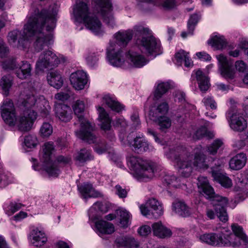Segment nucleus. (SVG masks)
Listing matches in <instances>:
<instances>
[{"instance_id":"c9c22d12","label":"nucleus","mask_w":248,"mask_h":248,"mask_svg":"<svg viewBox=\"0 0 248 248\" xmlns=\"http://www.w3.org/2000/svg\"><path fill=\"white\" fill-rule=\"evenodd\" d=\"M208 44L217 49H222L227 46L228 43L223 36L216 35L208 41Z\"/></svg>"},{"instance_id":"7c9ffc66","label":"nucleus","mask_w":248,"mask_h":248,"mask_svg":"<svg viewBox=\"0 0 248 248\" xmlns=\"http://www.w3.org/2000/svg\"><path fill=\"white\" fill-rule=\"evenodd\" d=\"M49 84L56 88L60 89L63 84V80L61 75L58 71H51L47 76Z\"/></svg>"},{"instance_id":"49530a36","label":"nucleus","mask_w":248,"mask_h":248,"mask_svg":"<svg viewBox=\"0 0 248 248\" xmlns=\"http://www.w3.org/2000/svg\"><path fill=\"white\" fill-rule=\"evenodd\" d=\"M204 136L212 139L214 137V135L213 133L208 131L205 127H201L196 131L193 136V138L195 139L199 140Z\"/></svg>"},{"instance_id":"37998d69","label":"nucleus","mask_w":248,"mask_h":248,"mask_svg":"<svg viewBox=\"0 0 248 248\" xmlns=\"http://www.w3.org/2000/svg\"><path fill=\"white\" fill-rule=\"evenodd\" d=\"M104 100L108 107L113 110L119 112L123 108V106L118 102L115 101L109 96H105Z\"/></svg>"},{"instance_id":"1a4fd4ad","label":"nucleus","mask_w":248,"mask_h":248,"mask_svg":"<svg viewBox=\"0 0 248 248\" xmlns=\"http://www.w3.org/2000/svg\"><path fill=\"white\" fill-rule=\"evenodd\" d=\"M2 66L5 70H15L16 76L21 79H26L31 75V66L27 61H23L20 64L16 65L15 59H9L3 62Z\"/></svg>"},{"instance_id":"603ef678","label":"nucleus","mask_w":248,"mask_h":248,"mask_svg":"<svg viewBox=\"0 0 248 248\" xmlns=\"http://www.w3.org/2000/svg\"><path fill=\"white\" fill-rule=\"evenodd\" d=\"M233 233L236 237L242 240L244 242H247V237L243 232L242 228L237 224H233Z\"/></svg>"},{"instance_id":"5701e85b","label":"nucleus","mask_w":248,"mask_h":248,"mask_svg":"<svg viewBox=\"0 0 248 248\" xmlns=\"http://www.w3.org/2000/svg\"><path fill=\"white\" fill-rule=\"evenodd\" d=\"M195 73L201 91L204 92L207 91L210 86L208 77L200 69L196 71Z\"/></svg>"},{"instance_id":"a18cd8bd","label":"nucleus","mask_w":248,"mask_h":248,"mask_svg":"<svg viewBox=\"0 0 248 248\" xmlns=\"http://www.w3.org/2000/svg\"><path fill=\"white\" fill-rule=\"evenodd\" d=\"M117 214L120 217V223L122 226L127 227L130 218L129 213L125 210H120L117 211Z\"/></svg>"},{"instance_id":"b1692460","label":"nucleus","mask_w":248,"mask_h":248,"mask_svg":"<svg viewBox=\"0 0 248 248\" xmlns=\"http://www.w3.org/2000/svg\"><path fill=\"white\" fill-rule=\"evenodd\" d=\"M154 234L161 238H168L171 236V230L163 226L161 222H156L152 225Z\"/></svg>"},{"instance_id":"052dcab7","label":"nucleus","mask_w":248,"mask_h":248,"mask_svg":"<svg viewBox=\"0 0 248 248\" xmlns=\"http://www.w3.org/2000/svg\"><path fill=\"white\" fill-rule=\"evenodd\" d=\"M115 193L120 198H125L127 196V191L125 188H122L120 185H116L115 187Z\"/></svg>"},{"instance_id":"a19ab883","label":"nucleus","mask_w":248,"mask_h":248,"mask_svg":"<svg viewBox=\"0 0 248 248\" xmlns=\"http://www.w3.org/2000/svg\"><path fill=\"white\" fill-rule=\"evenodd\" d=\"M37 107L39 108V110L43 117H47L49 115L50 107L48 102L44 98L39 100V105Z\"/></svg>"},{"instance_id":"2f4dec72","label":"nucleus","mask_w":248,"mask_h":248,"mask_svg":"<svg viewBox=\"0 0 248 248\" xmlns=\"http://www.w3.org/2000/svg\"><path fill=\"white\" fill-rule=\"evenodd\" d=\"M212 175L214 180L218 182L222 186L226 187L231 186L232 183L231 179L223 174L221 170H213Z\"/></svg>"},{"instance_id":"774afa93","label":"nucleus","mask_w":248,"mask_h":248,"mask_svg":"<svg viewBox=\"0 0 248 248\" xmlns=\"http://www.w3.org/2000/svg\"><path fill=\"white\" fill-rule=\"evenodd\" d=\"M238 46L242 49H244L246 50L248 49V41L246 39H242L239 44H238Z\"/></svg>"},{"instance_id":"de8ad7c7","label":"nucleus","mask_w":248,"mask_h":248,"mask_svg":"<svg viewBox=\"0 0 248 248\" xmlns=\"http://www.w3.org/2000/svg\"><path fill=\"white\" fill-rule=\"evenodd\" d=\"M169 89V85L167 83H162L159 84L155 91L154 99L157 100L161 98L162 95L165 93Z\"/></svg>"},{"instance_id":"58836bf2","label":"nucleus","mask_w":248,"mask_h":248,"mask_svg":"<svg viewBox=\"0 0 248 248\" xmlns=\"http://www.w3.org/2000/svg\"><path fill=\"white\" fill-rule=\"evenodd\" d=\"M247 127V122L242 116L233 118V130L243 131Z\"/></svg>"},{"instance_id":"dca6fc26","label":"nucleus","mask_w":248,"mask_h":248,"mask_svg":"<svg viewBox=\"0 0 248 248\" xmlns=\"http://www.w3.org/2000/svg\"><path fill=\"white\" fill-rule=\"evenodd\" d=\"M37 118V113L34 110H24L23 116L19 117L16 124L21 131H28Z\"/></svg>"},{"instance_id":"a211bd4d","label":"nucleus","mask_w":248,"mask_h":248,"mask_svg":"<svg viewBox=\"0 0 248 248\" xmlns=\"http://www.w3.org/2000/svg\"><path fill=\"white\" fill-rule=\"evenodd\" d=\"M70 80L73 87L77 90L84 88L88 82L86 73L82 71H78L71 74Z\"/></svg>"},{"instance_id":"f8f14e48","label":"nucleus","mask_w":248,"mask_h":248,"mask_svg":"<svg viewBox=\"0 0 248 248\" xmlns=\"http://www.w3.org/2000/svg\"><path fill=\"white\" fill-rule=\"evenodd\" d=\"M54 150L53 143L51 142L45 143L43 146L44 161L46 163L45 170L49 176L57 177L59 173V170L56 166L50 162L51 155Z\"/></svg>"},{"instance_id":"4468645a","label":"nucleus","mask_w":248,"mask_h":248,"mask_svg":"<svg viewBox=\"0 0 248 248\" xmlns=\"http://www.w3.org/2000/svg\"><path fill=\"white\" fill-rule=\"evenodd\" d=\"M1 113L4 122L9 126H14L17 122L14 104L11 100H6L1 107Z\"/></svg>"},{"instance_id":"e433bc0d","label":"nucleus","mask_w":248,"mask_h":248,"mask_svg":"<svg viewBox=\"0 0 248 248\" xmlns=\"http://www.w3.org/2000/svg\"><path fill=\"white\" fill-rule=\"evenodd\" d=\"M25 39V35L24 34V30H23V32L21 33V31L17 30H14L8 33V40L9 42L11 44H14L16 43V41L18 40V45L17 46L20 48H23L22 47L21 43H19V39Z\"/></svg>"},{"instance_id":"aec40b11","label":"nucleus","mask_w":248,"mask_h":248,"mask_svg":"<svg viewBox=\"0 0 248 248\" xmlns=\"http://www.w3.org/2000/svg\"><path fill=\"white\" fill-rule=\"evenodd\" d=\"M55 114L61 121L69 122L72 117V110L70 107L65 104H57L55 107Z\"/></svg>"},{"instance_id":"ddd939ff","label":"nucleus","mask_w":248,"mask_h":248,"mask_svg":"<svg viewBox=\"0 0 248 248\" xmlns=\"http://www.w3.org/2000/svg\"><path fill=\"white\" fill-rule=\"evenodd\" d=\"M141 214L146 217L152 216L155 218H158L162 216L163 211L161 204L155 198L149 199L145 205L140 206Z\"/></svg>"},{"instance_id":"f704fd0d","label":"nucleus","mask_w":248,"mask_h":248,"mask_svg":"<svg viewBox=\"0 0 248 248\" xmlns=\"http://www.w3.org/2000/svg\"><path fill=\"white\" fill-rule=\"evenodd\" d=\"M97 110L99 113V119L102 122L101 128L105 130L110 128L111 120L104 108L98 107Z\"/></svg>"},{"instance_id":"0eeeda50","label":"nucleus","mask_w":248,"mask_h":248,"mask_svg":"<svg viewBox=\"0 0 248 248\" xmlns=\"http://www.w3.org/2000/svg\"><path fill=\"white\" fill-rule=\"evenodd\" d=\"M128 164L130 169L135 171L139 180L146 181L154 176L156 166L154 163L136 156H131Z\"/></svg>"},{"instance_id":"3c124183","label":"nucleus","mask_w":248,"mask_h":248,"mask_svg":"<svg viewBox=\"0 0 248 248\" xmlns=\"http://www.w3.org/2000/svg\"><path fill=\"white\" fill-rule=\"evenodd\" d=\"M223 145V142L220 140H216L208 147V152L210 155H215L218 149Z\"/></svg>"},{"instance_id":"cd10ccee","label":"nucleus","mask_w":248,"mask_h":248,"mask_svg":"<svg viewBox=\"0 0 248 248\" xmlns=\"http://www.w3.org/2000/svg\"><path fill=\"white\" fill-rule=\"evenodd\" d=\"M22 99V109L24 110H31V108L35 105H39V100L42 99L43 97H39L37 99L36 97L31 93L26 94L25 97L21 98Z\"/></svg>"},{"instance_id":"9d476101","label":"nucleus","mask_w":248,"mask_h":248,"mask_svg":"<svg viewBox=\"0 0 248 248\" xmlns=\"http://www.w3.org/2000/svg\"><path fill=\"white\" fill-rule=\"evenodd\" d=\"M224 237L226 240H223L221 235L216 233H205L201 235L200 240L211 246H217L220 244L224 246H231L232 232L228 229H224L223 232Z\"/></svg>"},{"instance_id":"864d4df0","label":"nucleus","mask_w":248,"mask_h":248,"mask_svg":"<svg viewBox=\"0 0 248 248\" xmlns=\"http://www.w3.org/2000/svg\"><path fill=\"white\" fill-rule=\"evenodd\" d=\"M199 19V16L196 14L192 15L187 23L188 30L189 34H193L195 27Z\"/></svg>"},{"instance_id":"338daca9","label":"nucleus","mask_w":248,"mask_h":248,"mask_svg":"<svg viewBox=\"0 0 248 248\" xmlns=\"http://www.w3.org/2000/svg\"><path fill=\"white\" fill-rule=\"evenodd\" d=\"M57 160L58 162L63 164H67L71 161V158L68 156H63L60 155L57 157Z\"/></svg>"},{"instance_id":"20e7f679","label":"nucleus","mask_w":248,"mask_h":248,"mask_svg":"<svg viewBox=\"0 0 248 248\" xmlns=\"http://www.w3.org/2000/svg\"><path fill=\"white\" fill-rule=\"evenodd\" d=\"M198 187L200 192H203L207 198L218 203L215 205L216 214L220 220L225 222L228 220V217L223 204L227 202V199L216 194L213 187L209 185L206 177L199 176L198 178Z\"/></svg>"},{"instance_id":"680f3d73","label":"nucleus","mask_w":248,"mask_h":248,"mask_svg":"<svg viewBox=\"0 0 248 248\" xmlns=\"http://www.w3.org/2000/svg\"><path fill=\"white\" fill-rule=\"evenodd\" d=\"M151 232V229L150 226L144 225L140 227L138 230V233L140 235L146 236L148 235Z\"/></svg>"},{"instance_id":"393cba45","label":"nucleus","mask_w":248,"mask_h":248,"mask_svg":"<svg viewBox=\"0 0 248 248\" xmlns=\"http://www.w3.org/2000/svg\"><path fill=\"white\" fill-rule=\"evenodd\" d=\"M32 243L35 247H40L47 241L45 234L38 229H33L30 233Z\"/></svg>"},{"instance_id":"c756f323","label":"nucleus","mask_w":248,"mask_h":248,"mask_svg":"<svg viewBox=\"0 0 248 248\" xmlns=\"http://www.w3.org/2000/svg\"><path fill=\"white\" fill-rule=\"evenodd\" d=\"M173 210L179 216L186 217L189 216L191 211L186 203L180 201H176L172 204Z\"/></svg>"},{"instance_id":"13d9d810","label":"nucleus","mask_w":248,"mask_h":248,"mask_svg":"<svg viewBox=\"0 0 248 248\" xmlns=\"http://www.w3.org/2000/svg\"><path fill=\"white\" fill-rule=\"evenodd\" d=\"M202 102L205 106H209L212 109H216L217 108L216 102L211 97L207 96L204 97Z\"/></svg>"},{"instance_id":"4d7b16f0","label":"nucleus","mask_w":248,"mask_h":248,"mask_svg":"<svg viewBox=\"0 0 248 248\" xmlns=\"http://www.w3.org/2000/svg\"><path fill=\"white\" fill-rule=\"evenodd\" d=\"M71 95L69 89H67L66 92H61L55 94V98L59 100L64 101L67 100Z\"/></svg>"},{"instance_id":"6ab92c4d","label":"nucleus","mask_w":248,"mask_h":248,"mask_svg":"<svg viewBox=\"0 0 248 248\" xmlns=\"http://www.w3.org/2000/svg\"><path fill=\"white\" fill-rule=\"evenodd\" d=\"M129 136L127 137V142H124V145H129L133 148L135 152L138 153H142L147 151L149 149V144L145 140L140 136L136 137L132 141L128 140Z\"/></svg>"},{"instance_id":"09e8293b","label":"nucleus","mask_w":248,"mask_h":248,"mask_svg":"<svg viewBox=\"0 0 248 248\" xmlns=\"http://www.w3.org/2000/svg\"><path fill=\"white\" fill-rule=\"evenodd\" d=\"M53 132V128L48 123H44L40 129V133L43 137H48Z\"/></svg>"},{"instance_id":"c03bdc74","label":"nucleus","mask_w":248,"mask_h":248,"mask_svg":"<svg viewBox=\"0 0 248 248\" xmlns=\"http://www.w3.org/2000/svg\"><path fill=\"white\" fill-rule=\"evenodd\" d=\"M12 78L10 75L3 76L0 81V85L1 86L4 94L7 95L9 90L12 86Z\"/></svg>"},{"instance_id":"6e6d98bb","label":"nucleus","mask_w":248,"mask_h":248,"mask_svg":"<svg viewBox=\"0 0 248 248\" xmlns=\"http://www.w3.org/2000/svg\"><path fill=\"white\" fill-rule=\"evenodd\" d=\"M24 205L20 203L11 202L9 206V211L6 212V214L10 216L19 210Z\"/></svg>"},{"instance_id":"e2e57ef3","label":"nucleus","mask_w":248,"mask_h":248,"mask_svg":"<svg viewBox=\"0 0 248 248\" xmlns=\"http://www.w3.org/2000/svg\"><path fill=\"white\" fill-rule=\"evenodd\" d=\"M235 66L236 69L240 72H244L247 67L246 64L243 61H238L236 62Z\"/></svg>"},{"instance_id":"4be33fe9","label":"nucleus","mask_w":248,"mask_h":248,"mask_svg":"<svg viewBox=\"0 0 248 248\" xmlns=\"http://www.w3.org/2000/svg\"><path fill=\"white\" fill-rule=\"evenodd\" d=\"M79 192L82 197L85 198H97L102 196L101 193L95 191L93 188L92 185L88 183H84L78 187Z\"/></svg>"},{"instance_id":"69168bd1","label":"nucleus","mask_w":248,"mask_h":248,"mask_svg":"<svg viewBox=\"0 0 248 248\" xmlns=\"http://www.w3.org/2000/svg\"><path fill=\"white\" fill-rule=\"evenodd\" d=\"M196 55L200 59L203 61H210L211 59L210 56L204 52H198L196 54Z\"/></svg>"},{"instance_id":"8fccbe9b","label":"nucleus","mask_w":248,"mask_h":248,"mask_svg":"<svg viewBox=\"0 0 248 248\" xmlns=\"http://www.w3.org/2000/svg\"><path fill=\"white\" fill-rule=\"evenodd\" d=\"M158 5L166 10H170L176 6V0H159Z\"/></svg>"},{"instance_id":"bf43d9fd","label":"nucleus","mask_w":248,"mask_h":248,"mask_svg":"<svg viewBox=\"0 0 248 248\" xmlns=\"http://www.w3.org/2000/svg\"><path fill=\"white\" fill-rule=\"evenodd\" d=\"M9 49L6 46L5 43L0 39V57H6L9 54Z\"/></svg>"},{"instance_id":"4c0bfd02","label":"nucleus","mask_w":248,"mask_h":248,"mask_svg":"<svg viewBox=\"0 0 248 248\" xmlns=\"http://www.w3.org/2000/svg\"><path fill=\"white\" fill-rule=\"evenodd\" d=\"M246 155L244 153H239L233 157V170H239L244 167L247 161Z\"/></svg>"},{"instance_id":"412c9836","label":"nucleus","mask_w":248,"mask_h":248,"mask_svg":"<svg viewBox=\"0 0 248 248\" xmlns=\"http://www.w3.org/2000/svg\"><path fill=\"white\" fill-rule=\"evenodd\" d=\"M206 155L202 153H196L193 156L192 164L196 170H204L209 168Z\"/></svg>"},{"instance_id":"2eb2a0df","label":"nucleus","mask_w":248,"mask_h":248,"mask_svg":"<svg viewBox=\"0 0 248 248\" xmlns=\"http://www.w3.org/2000/svg\"><path fill=\"white\" fill-rule=\"evenodd\" d=\"M96 5L100 8L99 13L104 22L109 26L113 27L115 22L112 14V5L110 0H94Z\"/></svg>"},{"instance_id":"473e14b6","label":"nucleus","mask_w":248,"mask_h":248,"mask_svg":"<svg viewBox=\"0 0 248 248\" xmlns=\"http://www.w3.org/2000/svg\"><path fill=\"white\" fill-rule=\"evenodd\" d=\"M95 227L102 234H109L114 232V225L110 222L104 220H99L96 222Z\"/></svg>"},{"instance_id":"f257e3e1","label":"nucleus","mask_w":248,"mask_h":248,"mask_svg":"<svg viewBox=\"0 0 248 248\" xmlns=\"http://www.w3.org/2000/svg\"><path fill=\"white\" fill-rule=\"evenodd\" d=\"M56 6L49 7L48 10L43 9L41 11L35 9L30 16L27 23L24 26V34L26 38L19 39V43H21L23 48H25L30 38L35 36V41L34 47L36 51L39 52L45 46L50 44L53 35L51 33L45 34L42 32L44 25L46 24V30L52 31L55 27L56 19L57 14Z\"/></svg>"},{"instance_id":"72a5a7b5","label":"nucleus","mask_w":248,"mask_h":248,"mask_svg":"<svg viewBox=\"0 0 248 248\" xmlns=\"http://www.w3.org/2000/svg\"><path fill=\"white\" fill-rule=\"evenodd\" d=\"M188 53L184 50H180L176 53L175 58L176 63L178 65H182L183 62H185V66L186 67H190L193 66V62L188 56Z\"/></svg>"},{"instance_id":"ea45409f","label":"nucleus","mask_w":248,"mask_h":248,"mask_svg":"<svg viewBox=\"0 0 248 248\" xmlns=\"http://www.w3.org/2000/svg\"><path fill=\"white\" fill-rule=\"evenodd\" d=\"M157 123L159 126V129L162 132H166L171 126V122L170 120L165 116L157 118Z\"/></svg>"},{"instance_id":"c85d7f7f","label":"nucleus","mask_w":248,"mask_h":248,"mask_svg":"<svg viewBox=\"0 0 248 248\" xmlns=\"http://www.w3.org/2000/svg\"><path fill=\"white\" fill-rule=\"evenodd\" d=\"M115 243L119 247L140 248L139 243L133 237L119 238L116 239Z\"/></svg>"},{"instance_id":"79ce46f5","label":"nucleus","mask_w":248,"mask_h":248,"mask_svg":"<svg viewBox=\"0 0 248 248\" xmlns=\"http://www.w3.org/2000/svg\"><path fill=\"white\" fill-rule=\"evenodd\" d=\"M92 158L91 152L86 149H82L75 156V159L79 163H84Z\"/></svg>"},{"instance_id":"39448f33","label":"nucleus","mask_w":248,"mask_h":248,"mask_svg":"<svg viewBox=\"0 0 248 248\" xmlns=\"http://www.w3.org/2000/svg\"><path fill=\"white\" fill-rule=\"evenodd\" d=\"M168 158L176 163L179 174L183 177H188L193 170L192 160L193 155L186 149L177 147L171 149L167 153Z\"/></svg>"},{"instance_id":"a878e982","label":"nucleus","mask_w":248,"mask_h":248,"mask_svg":"<svg viewBox=\"0 0 248 248\" xmlns=\"http://www.w3.org/2000/svg\"><path fill=\"white\" fill-rule=\"evenodd\" d=\"M127 57L133 65L137 68H140L145 65L148 62L143 56L136 52L129 51Z\"/></svg>"},{"instance_id":"f03ea898","label":"nucleus","mask_w":248,"mask_h":248,"mask_svg":"<svg viewBox=\"0 0 248 248\" xmlns=\"http://www.w3.org/2000/svg\"><path fill=\"white\" fill-rule=\"evenodd\" d=\"M85 108L84 101L80 100L76 101L73 106L75 114L80 124V129L75 131V133L78 138L89 144L96 143L94 150L98 154H101L108 149V147L105 141L98 139L93 133V126L82 115Z\"/></svg>"},{"instance_id":"5fc2aeb1","label":"nucleus","mask_w":248,"mask_h":248,"mask_svg":"<svg viewBox=\"0 0 248 248\" xmlns=\"http://www.w3.org/2000/svg\"><path fill=\"white\" fill-rule=\"evenodd\" d=\"M37 138L34 136L28 135L25 137L24 143L28 148H34L37 145Z\"/></svg>"},{"instance_id":"bb28decb","label":"nucleus","mask_w":248,"mask_h":248,"mask_svg":"<svg viewBox=\"0 0 248 248\" xmlns=\"http://www.w3.org/2000/svg\"><path fill=\"white\" fill-rule=\"evenodd\" d=\"M169 109L168 104L165 102L160 103L157 108L152 107L151 108L149 111V115L152 119L155 120L159 117H162L161 115H164L167 113Z\"/></svg>"},{"instance_id":"f3484780","label":"nucleus","mask_w":248,"mask_h":248,"mask_svg":"<svg viewBox=\"0 0 248 248\" xmlns=\"http://www.w3.org/2000/svg\"><path fill=\"white\" fill-rule=\"evenodd\" d=\"M218 62V71L221 76L226 79L232 78V61L223 54L216 56Z\"/></svg>"},{"instance_id":"6e6552de","label":"nucleus","mask_w":248,"mask_h":248,"mask_svg":"<svg viewBox=\"0 0 248 248\" xmlns=\"http://www.w3.org/2000/svg\"><path fill=\"white\" fill-rule=\"evenodd\" d=\"M135 30L138 33L141 35V45L148 54L159 52L160 42L151 34L148 29L140 26L136 27Z\"/></svg>"},{"instance_id":"9b49d317","label":"nucleus","mask_w":248,"mask_h":248,"mask_svg":"<svg viewBox=\"0 0 248 248\" xmlns=\"http://www.w3.org/2000/svg\"><path fill=\"white\" fill-rule=\"evenodd\" d=\"M60 63V60L55 54L51 51L41 53L36 62V68L40 71L45 69H52Z\"/></svg>"},{"instance_id":"7ed1b4c3","label":"nucleus","mask_w":248,"mask_h":248,"mask_svg":"<svg viewBox=\"0 0 248 248\" xmlns=\"http://www.w3.org/2000/svg\"><path fill=\"white\" fill-rule=\"evenodd\" d=\"M132 31H119L115 34L116 43L110 42L107 48V57L109 62L113 66H120L124 62L121 48L125 46L132 38Z\"/></svg>"},{"instance_id":"423d86ee","label":"nucleus","mask_w":248,"mask_h":248,"mask_svg":"<svg viewBox=\"0 0 248 248\" xmlns=\"http://www.w3.org/2000/svg\"><path fill=\"white\" fill-rule=\"evenodd\" d=\"M73 13L77 21H83L86 23L87 28L96 34L100 35L102 33L100 21L96 17L89 16V8L85 2L78 0L73 9Z\"/></svg>"},{"instance_id":"0e129e2a","label":"nucleus","mask_w":248,"mask_h":248,"mask_svg":"<svg viewBox=\"0 0 248 248\" xmlns=\"http://www.w3.org/2000/svg\"><path fill=\"white\" fill-rule=\"evenodd\" d=\"M88 63L91 66H93L98 61V58L94 53L90 54L87 57Z\"/></svg>"}]
</instances>
